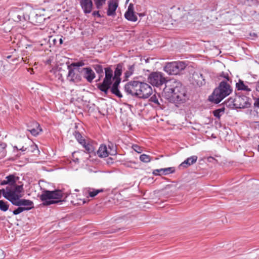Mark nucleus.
Listing matches in <instances>:
<instances>
[{"label": "nucleus", "instance_id": "59", "mask_svg": "<svg viewBox=\"0 0 259 259\" xmlns=\"http://www.w3.org/2000/svg\"><path fill=\"white\" fill-rule=\"evenodd\" d=\"M253 35H254V36H256V34L255 33H253Z\"/></svg>", "mask_w": 259, "mask_h": 259}, {"label": "nucleus", "instance_id": "52", "mask_svg": "<svg viewBox=\"0 0 259 259\" xmlns=\"http://www.w3.org/2000/svg\"><path fill=\"white\" fill-rule=\"evenodd\" d=\"M133 5L132 4H130L128 7V9L127 11H132V10H133Z\"/></svg>", "mask_w": 259, "mask_h": 259}, {"label": "nucleus", "instance_id": "41", "mask_svg": "<svg viewBox=\"0 0 259 259\" xmlns=\"http://www.w3.org/2000/svg\"><path fill=\"white\" fill-rule=\"evenodd\" d=\"M26 209H27V208H23L22 206H18V207L13 211V213L14 215H18L23 211H25Z\"/></svg>", "mask_w": 259, "mask_h": 259}, {"label": "nucleus", "instance_id": "44", "mask_svg": "<svg viewBox=\"0 0 259 259\" xmlns=\"http://www.w3.org/2000/svg\"><path fill=\"white\" fill-rule=\"evenodd\" d=\"M133 149L138 153H140L142 152V150L141 148L138 146V145H133Z\"/></svg>", "mask_w": 259, "mask_h": 259}, {"label": "nucleus", "instance_id": "33", "mask_svg": "<svg viewBox=\"0 0 259 259\" xmlns=\"http://www.w3.org/2000/svg\"><path fill=\"white\" fill-rule=\"evenodd\" d=\"M108 153L110 155H116L117 154V151L116 149V146L111 142H110L108 145Z\"/></svg>", "mask_w": 259, "mask_h": 259}, {"label": "nucleus", "instance_id": "36", "mask_svg": "<svg viewBox=\"0 0 259 259\" xmlns=\"http://www.w3.org/2000/svg\"><path fill=\"white\" fill-rule=\"evenodd\" d=\"M9 208V204L8 202L4 200H0V210L2 211H7Z\"/></svg>", "mask_w": 259, "mask_h": 259}, {"label": "nucleus", "instance_id": "34", "mask_svg": "<svg viewBox=\"0 0 259 259\" xmlns=\"http://www.w3.org/2000/svg\"><path fill=\"white\" fill-rule=\"evenodd\" d=\"M122 64L119 63L117 65L114 71V78L120 77L122 74Z\"/></svg>", "mask_w": 259, "mask_h": 259}, {"label": "nucleus", "instance_id": "55", "mask_svg": "<svg viewBox=\"0 0 259 259\" xmlns=\"http://www.w3.org/2000/svg\"><path fill=\"white\" fill-rule=\"evenodd\" d=\"M74 161H75V162H76V161H77V162H79V159H78V158H76V159H75V160H74Z\"/></svg>", "mask_w": 259, "mask_h": 259}, {"label": "nucleus", "instance_id": "4", "mask_svg": "<svg viewBox=\"0 0 259 259\" xmlns=\"http://www.w3.org/2000/svg\"><path fill=\"white\" fill-rule=\"evenodd\" d=\"M40 199L42 201V205L48 206L57 204L64 201L63 193L60 190L54 191L44 190L40 196Z\"/></svg>", "mask_w": 259, "mask_h": 259}, {"label": "nucleus", "instance_id": "57", "mask_svg": "<svg viewBox=\"0 0 259 259\" xmlns=\"http://www.w3.org/2000/svg\"><path fill=\"white\" fill-rule=\"evenodd\" d=\"M10 57H11V56H7V58L8 59L10 58Z\"/></svg>", "mask_w": 259, "mask_h": 259}, {"label": "nucleus", "instance_id": "28", "mask_svg": "<svg viewBox=\"0 0 259 259\" xmlns=\"http://www.w3.org/2000/svg\"><path fill=\"white\" fill-rule=\"evenodd\" d=\"M104 192L103 189H95L93 188H89L88 190V194L90 197H94L99 193Z\"/></svg>", "mask_w": 259, "mask_h": 259}, {"label": "nucleus", "instance_id": "45", "mask_svg": "<svg viewBox=\"0 0 259 259\" xmlns=\"http://www.w3.org/2000/svg\"><path fill=\"white\" fill-rule=\"evenodd\" d=\"M244 3L248 6H251L252 5H254L255 4V0H244Z\"/></svg>", "mask_w": 259, "mask_h": 259}, {"label": "nucleus", "instance_id": "10", "mask_svg": "<svg viewBox=\"0 0 259 259\" xmlns=\"http://www.w3.org/2000/svg\"><path fill=\"white\" fill-rule=\"evenodd\" d=\"M29 19L28 21L35 25H39L44 23L46 18L44 14H41L40 12L33 10L29 7Z\"/></svg>", "mask_w": 259, "mask_h": 259}, {"label": "nucleus", "instance_id": "29", "mask_svg": "<svg viewBox=\"0 0 259 259\" xmlns=\"http://www.w3.org/2000/svg\"><path fill=\"white\" fill-rule=\"evenodd\" d=\"M93 67L95 69L96 72L99 74L100 77L99 80H100V78L103 76L104 74L103 68L102 66L100 64H95L93 65Z\"/></svg>", "mask_w": 259, "mask_h": 259}, {"label": "nucleus", "instance_id": "30", "mask_svg": "<svg viewBox=\"0 0 259 259\" xmlns=\"http://www.w3.org/2000/svg\"><path fill=\"white\" fill-rule=\"evenodd\" d=\"M135 70V65H131L128 66V70H126L124 73L125 80H127V78L130 77L134 73Z\"/></svg>", "mask_w": 259, "mask_h": 259}, {"label": "nucleus", "instance_id": "27", "mask_svg": "<svg viewBox=\"0 0 259 259\" xmlns=\"http://www.w3.org/2000/svg\"><path fill=\"white\" fill-rule=\"evenodd\" d=\"M9 183V185L11 186L15 185L17 182L19 180V177L15 176L14 175H10L6 177Z\"/></svg>", "mask_w": 259, "mask_h": 259}, {"label": "nucleus", "instance_id": "8", "mask_svg": "<svg viewBox=\"0 0 259 259\" xmlns=\"http://www.w3.org/2000/svg\"><path fill=\"white\" fill-rule=\"evenodd\" d=\"M186 67V65L184 62L176 61L167 63L164 69L170 75H177L183 70Z\"/></svg>", "mask_w": 259, "mask_h": 259}, {"label": "nucleus", "instance_id": "60", "mask_svg": "<svg viewBox=\"0 0 259 259\" xmlns=\"http://www.w3.org/2000/svg\"><path fill=\"white\" fill-rule=\"evenodd\" d=\"M74 153H75V152H74V153H72V156H73V155H74Z\"/></svg>", "mask_w": 259, "mask_h": 259}, {"label": "nucleus", "instance_id": "11", "mask_svg": "<svg viewBox=\"0 0 259 259\" xmlns=\"http://www.w3.org/2000/svg\"><path fill=\"white\" fill-rule=\"evenodd\" d=\"M29 7L24 8L22 10L16 9L15 12L12 13L13 19L17 22L26 21L29 19Z\"/></svg>", "mask_w": 259, "mask_h": 259}, {"label": "nucleus", "instance_id": "40", "mask_svg": "<svg viewBox=\"0 0 259 259\" xmlns=\"http://www.w3.org/2000/svg\"><path fill=\"white\" fill-rule=\"evenodd\" d=\"M29 143V146L27 147H29V152L31 153L35 152V151H38L37 146L35 145L32 142L28 141Z\"/></svg>", "mask_w": 259, "mask_h": 259}, {"label": "nucleus", "instance_id": "3", "mask_svg": "<svg viewBox=\"0 0 259 259\" xmlns=\"http://www.w3.org/2000/svg\"><path fill=\"white\" fill-rule=\"evenodd\" d=\"M173 17L175 21L182 24L187 25L190 23L195 24L197 22H202L207 17L203 15V12L201 10H191L188 13L185 14L180 18H177L173 14Z\"/></svg>", "mask_w": 259, "mask_h": 259}, {"label": "nucleus", "instance_id": "48", "mask_svg": "<svg viewBox=\"0 0 259 259\" xmlns=\"http://www.w3.org/2000/svg\"><path fill=\"white\" fill-rule=\"evenodd\" d=\"M92 15H93V16H94V17L97 16L98 18L102 17L99 11H94L92 13Z\"/></svg>", "mask_w": 259, "mask_h": 259}, {"label": "nucleus", "instance_id": "19", "mask_svg": "<svg viewBox=\"0 0 259 259\" xmlns=\"http://www.w3.org/2000/svg\"><path fill=\"white\" fill-rule=\"evenodd\" d=\"M108 9L107 15L108 16H114L115 15V11L118 7V4L113 0H110L108 3Z\"/></svg>", "mask_w": 259, "mask_h": 259}, {"label": "nucleus", "instance_id": "5", "mask_svg": "<svg viewBox=\"0 0 259 259\" xmlns=\"http://www.w3.org/2000/svg\"><path fill=\"white\" fill-rule=\"evenodd\" d=\"M105 78L102 83L97 84L98 88L102 92L107 95L109 89L112 84L113 71L110 67L105 68Z\"/></svg>", "mask_w": 259, "mask_h": 259}, {"label": "nucleus", "instance_id": "15", "mask_svg": "<svg viewBox=\"0 0 259 259\" xmlns=\"http://www.w3.org/2000/svg\"><path fill=\"white\" fill-rule=\"evenodd\" d=\"M11 203L17 206H22L23 208H27L25 211H28L34 207L33 202L29 199H21L18 198L17 200H15L11 202Z\"/></svg>", "mask_w": 259, "mask_h": 259}, {"label": "nucleus", "instance_id": "21", "mask_svg": "<svg viewBox=\"0 0 259 259\" xmlns=\"http://www.w3.org/2000/svg\"><path fill=\"white\" fill-rule=\"evenodd\" d=\"M49 42L51 45L60 46L63 44V40L62 36H60L59 35L51 36L49 37Z\"/></svg>", "mask_w": 259, "mask_h": 259}, {"label": "nucleus", "instance_id": "24", "mask_svg": "<svg viewBox=\"0 0 259 259\" xmlns=\"http://www.w3.org/2000/svg\"><path fill=\"white\" fill-rule=\"evenodd\" d=\"M97 154L100 157H106L109 155L108 150L105 145L102 144L100 145L97 151Z\"/></svg>", "mask_w": 259, "mask_h": 259}, {"label": "nucleus", "instance_id": "42", "mask_svg": "<svg viewBox=\"0 0 259 259\" xmlns=\"http://www.w3.org/2000/svg\"><path fill=\"white\" fill-rule=\"evenodd\" d=\"M220 76L224 78V80H226V81H227V82H232L231 78L229 77V74L228 73H225L224 72H223L221 73H220Z\"/></svg>", "mask_w": 259, "mask_h": 259}, {"label": "nucleus", "instance_id": "47", "mask_svg": "<svg viewBox=\"0 0 259 259\" xmlns=\"http://www.w3.org/2000/svg\"><path fill=\"white\" fill-rule=\"evenodd\" d=\"M5 194H6V192L5 189H0V198L2 197V195H3V197L7 200V197L6 196Z\"/></svg>", "mask_w": 259, "mask_h": 259}, {"label": "nucleus", "instance_id": "18", "mask_svg": "<svg viewBox=\"0 0 259 259\" xmlns=\"http://www.w3.org/2000/svg\"><path fill=\"white\" fill-rule=\"evenodd\" d=\"M113 79H114L115 80L112 85H111V92L113 94L115 95L118 98H121L122 97V95L121 94L118 89L119 84L121 82V78L120 77H117V78L113 77Z\"/></svg>", "mask_w": 259, "mask_h": 259}, {"label": "nucleus", "instance_id": "23", "mask_svg": "<svg viewBox=\"0 0 259 259\" xmlns=\"http://www.w3.org/2000/svg\"><path fill=\"white\" fill-rule=\"evenodd\" d=\"M197 160V156H192L187 159H186L184 162H183L180 165V167H187L193 163H195Z\"/></svg>", "mask_w": 259, "mask_h": 259}, {"label": "nucleus", "instance_id": "12", "mask_svg": "<svg viewBox=\"0 0 259 259\" xmlns=\"http://www.w3.org/2000/svg\"><path fill=\"white\" fill-rule=\"evenodd\" d=\"M149 82L153 85L157 87H159L168 81L165 80V78L162 76V73L160 72H153L151 73L148 77Z\"/></svg>", "mask_w": 259, "mask_h": 259}, {"label": "nucleus", "instance_id": "54", "mask_svg": "<svg viewBox=\"0 0 259 259\" xmlns=\"http://www.w3.org/2000/svg\"><path fill=\"white\" fill-rule=\"evenodd\" d=\"M256 88V90H257V89L259 88V81L257 82Z\"/></svg>", "mask_w": 259, "mask_h": 259}, {"label": "nucleus", "instance_id": "6", "mask_svg": "<svg viewBox=\"0 0 259 259\" xmlns=\"http://www.w3.org/2000/svg\"><path fill=\"white\" fill-rule=\"evenodd\" d=\"M234 99L230 98L228 102L232 103L233 106L235 108H247L250 107L251 103L249 102V98L244 95H237ZM229 106H231V103L228 104Z\"/></svg>", "mask_w": 259, "mask_h": 259}, {"label": "nucleus", "instance_id": "7", "mask_svg": "<svg viewBox=\"0 0 259 259\" xmlns=\"http://www.w3.org/2000/svg\"><path fill=\"white\" fill-rule=\"evenodd\" d=\"M12 187H14L13 189L9 187H7L5 189L6 192L5 195L10 202L17 200L18 198H21L22 196L21 193L24 192L23 184L18 185L16 184Z\"/></svg>", "mask_w": 259, "mask_h": 259}, {"label": "nucleus", "instance_id": "25", "mask_svg": "<svg viewBox=\"0 0 259 259\" xmlns=\"http://www.w3.org/2000/svg\"><path fill=\"white\" fill-rule=\"evenodd\" d=\"M124 17L130 21L136 22L137 20V17L134 14L133 10L127 11L124 14Z\"/></svg>", "mask_w": 259, "mask_h": 259}, {"label": "nucleus", "instance_id": "53", "mask_svg": "<svg viewBox=\"0 0 259 259\" xmlns=\"http://www.w3.org/2000/svg\"><path fill=\"white\" fill-rule=\"evenodd\" d=\"M33 124H32V122H30L28 125H27V127L28 128H33Z\"/></svg>", "mask_w": 259, "mask_h": 259}, {"label": "nucleus", "instance_id": "46", "mask_svg": "<svg viewBox=\"0 0 259 259\" xmlns=\"http://www.w3.org/2000/svg\"><path fill=\"white\" fill-rule=\"evenodd\" d=\"M15 148H17L18 150L19 149L17 147H15ZM19 150H21L22 151H27V152H29V147L22 146L20 149H19Z\"/></svg>", "mask_w": 259, "mask_h": 259}, {"label": "nucleus", "instance_id": "1", "mask_svg": "<svg viewBox=\"0 0 259 259\" xmlns=\"http://www.w3.org/2000/svg\"><path fill=\"white\" fill-rule=\"evenodd\" d=\"M163 92L166 99L176 103H184L187 99L185 88L181 82L176 80L167 81Z\"/></svg>", "mask_w": 259, "mask_h": 259}, {"label": "nucleus", "instance_id": "56", "mask_svg": "<svg viewBox=\"0 0 259 259\" xmlns=\"http://www.w3.org/2000/svg\"><path fill=\"white\" fill-rule=\"evenodd\" d=\"M60 76L59 77V79H60L61 77V78L62 77V74H60Z\"/></svg>", "mask_w": 259, "mask_h": 259}, {"label": "nucleus", "instance_id": "31", "mask_svg": "<svg viewBox=\"0 0 259 259\" xmlns=\"http://www.w3.org/2000/svg\"><path fill=\"white\" fill-rule=\"evenodd\" d=\"M73 135L80 144L82 145L85 144V142H86L85 140L78 131H75L73 133Z\"/></svg>", "mask_w": 259, "mask_h": 259}, {"label": "nucleus", "instance_id": "16", "mask_svg": "<svg viewBox=\"0 0 259 259\" xmlns=\"http://www.w3.org/2000/svg\"><path fill=\"white\" fill-rule=\"evenodd\" d=\"M79 4L85 14H90L93 9L92 0H78Z\"/></svg>", "mask_w": 259, "mask_h": 259}, {"label": "nucleus", "instance_id": "20", "mask_svg": "<svg viewBox=\"0 0 259 259\" xmlns=\"http://www.w3.org/2000/svg\"><path fill=\"white\" fill-rule=\"evenodd\" d=\"M175 171L174 167H170L164 168L156 169L153 170V174L154 175H168L172 174Z\"/></svg>", "mask_w": 259, "mask_h": 259}, {"label": "nucleus", "instance_id": "2", "mask_svg": "<svg viewBox=\"0 0 259 259\" xmlns=\"http://www.w3.org/2000/svg\"><path fill=\"white\" fill-rule=\"evenodd\" d=\"M231 83L227 82L226 80L221 81L219 86L214 90L212 94L209 96L208 100L215 104L220 103L233 92V89L230 85Z\"/></svg>", "mask_w": 259, "mask_h": 259}, {"label": "nucleus", "instance_id": "49", "mask_svg": "<svg viewBox=\"0 0 259 259\" xmlns=\"http://www.w3.org/2000/svg\"><path fill=\"white\" fill-rule=\"evenodd\" d=\"M254 106L259 108V98L255 99V102L254 103Z\"/></svg>", "mask_w": 259, "mask_h": 259}, {"label": "nucleus", "instance_id": "38", "mask_svg": "<svg viewBox=\"0 0 259 259\" xmlns=\"http://www.w3.org/2000/svg\"><path fill=\"white\" fill-rule=\"evenodd\" d=\"M140 160L143 162L147 163L151 160V157L148 155L143 154L140 155Z\"/></svg>", "mask_w": 259, "mask_h": 259}, {"label": "nucleus", "instance_id": "37", "mask_svg": "<svg viewBox=\"0 0 259 259\" xmlns=\"http://www.w3.org/2000/svg\"><path fill=\"white\" fill-rule=\"evenodd\" d=\"M106 0H94V2L97 9H100L105 4Z\"/></svg>", "mask_w": 259, "mask_h": 259}, {"label": "nucleus", "instance_id": "32", "mask_svg": "<svg viewBox=\"0 0 259 259\" xmlns=\"http://www.w3.org/2000/svg\"><path fill=\"white\" fill-rule=\"evenodd\" d=\"M82 146L85 148V152L88 154H91V153H95L94 152L95 148L91 144L89 143H87L85 142L84 144H82Z\"/></svg>", "mask_w": 259, "mask_h": 259}, {"label": "nucleus", "instance_id": "61", "mask_svg": "<svg viewBox=\"0 0 259 259\" xmlns=\"http://www.w3.org/2000/svg\"><path fill=\"white\" fill-rule=\"evenodd\" d=\"M258 150L259 151V145L258 146Z\"/></svg>", "mask_w": 259, "mask_h": 259}, {"label": "nucleus", "instance_id": "26", "mask_svg": "<svg viewBox=\"0 0 259 259\" xmlns=\"http://www.w3.org/2000/svg\"><path fill=\"white\" fill-rule=\"evenodd\" d=\"M236 88L238 91H251V90L245 85L244 81L241 79H239L238 82L236 83Z\"/></svg>", "mask_w": 259, "mask_h": 259}, {"label": "nucleus", "instance_id": "58", "mask_svg": "<svg viewBox=\"0 0 259 259\" xmlns=\"http://www.w3.org/2000/svg\"><path fill=\"white\" fill-rule=\"evenodd\" d=\"M139 16H142V15H143V14H141V13L139 14Z\"/></svg>", "mask_w": 259, "mask_h": 259}, {"label": "nucleus", "instance_id": "43", "mask_svg": "<svg viewBox=\"0 0 259 259\" xmlns=\"http://www.w3.org/2000/svg\"><path fill=\"white\" fill-rule=\"evenodd\" d=\"M150 101L154 103L155 104L160 105V103L158 101V98L156 96V95H153L150 99Z\"/></svg>", "mask_w": 259, "mask_h": 259}, {"label": "nucleus", "instance_id": "17", "mask_svg": "<svg viewBox=\"0 0 259 259\" xmlns=\"http://www.w3.org/2000/svg\"><path fill=\"white\" fill-rule=\"evenodd\" d=\"M80 73H83V76L87 80L91 83L95 78V73L90 67L80 68Z\"/></svg>", "mask_w": 259, "mask_h": 259}, {"label": "nucleus", "instance_id": "13", "mask_svg": "<svg viewBox=\"0 0 259 259\" xmlns=\"http://www.w3.org/2000/svg\"><path fill=\"white\" fill-rule=\"evenodd\" d=\"M68 73L67 75V80L73 83H76L81 80V76L79 73H80V68H71L67 66Z\"/></svg>", "mask_w": 259, "mask_h": 259}, {"label": "nucleus", "instance_id": "35", "mask_svg": "<svg viewBox=\"0 0 259 259\" xmlns=\"http://www.w3.org/2000/svg\"><path fill=\"white\" fill-rule=\"evenodd\" d=\"M225 108L222 107L220 108L217 109L213 111V115L218 118H220L221 115L224 113Z\"/></svg>", "mask_w": 259, "mask_h": 259}, {"label": "nucleus", "instance_id": "50", "mask_svg": "<svg viewBox=\"0 0 259 259\" xmlns=\"http://www.w3.org/2000/svg\"><path fill=\"white\" fill-rule=\"evenodd\" d=\"M1 185L2 186L5 185H9V183L8 182L7 179H6V180H4V181H2L1 183Z\"/></svg>", "mask_w": 259, "mask_h": 259}, {"label": "nucleus", "instance_id": "22", "mask_svg": "<svg viewBox=\"0 0 259 259\" xmlns=\"http://www.w3.org/2000/svg\"><path fill=\"white\" fill-rule=\"evenodd\" d=\"M32 124H33V128H27V131L30 132L33 136H36L42 130L40 127L39 124L37 122L32 121Z\"/></svg>", "mask_w": 259, "mask_h": 259}, {"label": "nucleus", "instance_id": "51", "mask_svg": "<svg viewBox=\"0 0 259 259\" xmlns=\"http://www.w3.org/2000/svg\"><path fill=\"white\" fill-rule=\"evenodd\" d=\"M113 163V159L112 158H109L107 159V163L108 164H112Z\"/></svg>", "mask_w": 259, "mask_h": 259}, {"label": "nucleus", "instance_id": "9", "mask_svg": "<svg viewBox=\"0 0 259 259\" xmlns=\"http://www.w3.org/2000/svg\"><path fill=\"white\" fill-rule=\"evenodd\" d=\"M138 79V77L134 78V80L127 82L124 87V91L127 95L137 98L141 81Z\"/></svg>", "mask_w": 259, "mask_h": 259}, {"label": "nucleus", "instance_id": "14", "mask_svg": "<svg viewBox=\"0 0 259 259\" xmlns=\"http://www.w3.org/2000/svg\"><path fill=\"white\" fill-rule=\"evenodd\" d=\"M137 98L147 99L152 94V89L148 83L141 81Z\"/></svg>", "mask_w": 259, "mask_h": 259}, {"label": "nucleus", "instance_id": "39", "mask_svg": "<svg viewBox=\"0 0 259 259\" xmlns=\"http://www.w3.org/2000/svg\"><path fill=\"white\" fill-rule=\"evenodd\" d=\"M84 65V63L82 61H78L77 62L72 63L70 65H68V66H70L71 68H80V67H81Z\"/></svg>", "mask_w": 259, "mask_h": 259}]
</instances>
